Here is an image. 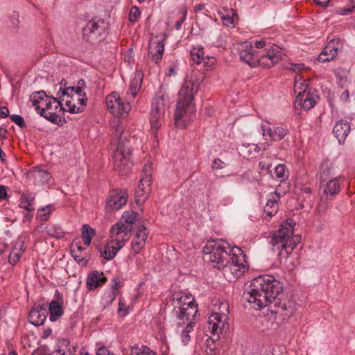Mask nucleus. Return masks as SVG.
<instances>
[{"label": "nucleus", "instance_id": "nucleus-1", "mask_svg": "<svg viewBox=\"0 0 355 355\" xmlns=\"http://www.w3.org/2000/svg\"><path fill=\"white\" fill-rule=\"evenodd\" d=\"M250 289L244 292L243 298L252 304L254 309H261L274 304L277 310L272 311L275 313L283 314L289 317L293 309L285 302L282 303L279 296L283 291L282 284L272 275H261L254 278L250 283Z\"/></svg>", "mask_w": 355, "mask_h": 355}, {"label": "nucleus", "instance_id": "nucleus-2", "mask_svg": "<svg viewBox=\"0 0 355 355\" xmlns=\"http://www.w3.org/2000/svg\"><path fill=\"white\" fill-rule=\"evenodd\" d=\"M202 252L214 268L221 270L228 267L231 273L237 278L248 270L245 256L242 250L236 246L231 247L223 240L207 241Z\"/></svg>", "mask_w": 355, "mask_h": 355}, {"label": "nucleus", "instance_id": "nucleus-3", "mask_svg": "<svg viewBox=\"0 0 355 355\" xmlns=\"http://www.w3.org/2000/svg\"><path fill=\"white\" fill-rule=\"evenodd\" d=\"M295 224L291 219L282 223L272 236L270 244L274 252H278L281 263L287 264L288 258L297 245L300 242L301 236L293 234V227Z\"/></svg>", "mask_w": 355, "mask_h": 355}, {"label": "nucleus", "instance_id": "nucleus-4", "mask_svg": "<svg viewBox=\"0 0 355 355\" xmlns=\"http://www.w3.org/2000/svg\"><path fill=\"white\" fill-rule=\"evenodd\" d=\"M30 101L36 112L49 121L58 124V112L64 110L60 101L48 96L44 91L34 92L30 96Z\"/></svg>", "mask_w": 355, "mask_h": 355}, {"label": "nucleus", "instance_id": "nucleus-5", "mask_svg": "<svg viewBox=\"0 0 355 355\" xmlns=\"http://www.w3.org/2000/svg\"><path fill=\"white\" fill-rule=\"evenodd\" d=\"M114 135L118 140L117 147L113 155L114 168L121 175H125L130 171L132 166L130 163L131 150L129 141H127L128 133L123 131V125L119 123L116 126Z\"/></svg>", "mask_w": 355, "mask_h": 355}, {"label": "nucleus", "instance_id": "nucleus-6", "mask_svg": "<svg viewBox=\"0 0 355 355\" xmlns=\"http://www.w3.org/2000/svg\"><path fill=\"white\" fill-rule=\"evenodd\" d=\"M194 84L191 81H184L179 91V101L177 103L175 112V123L177 127L183 128L185 125L182 121L183 116L189 109L193 99Z\"/></svg>", "mask_w": 355, "mask_h": 355}, {"label": "nucleus", "instance_id": "nucleus-7", "mask_svg": "<svg viewBox=\"0 0 355 355\" xmlns=\"http://www.w3.org/2000/svg\"><path fill=\"white\" fill-rule=\"evenodd\" d=\"M198 311V304L191 294L181 295L173 309L174 314L183 323L193 321Z\"/></svg>", "mask_w": 355, "mask_h": 355}, {"label": "nucleus", "instance_id": "nucleus-8", "mask_svg": "<svg viewBox=\"0 0 355 355\" xmlns=\"http://www.w3.org/2000/svg\"><path fill=\"white\" fill-rule=\"evenodd\" d=\"M106 30L107 24L104 19L94 18L83 28V38L92 44H97L105 38Z\"/></svg>", "mask_w": 355, "mask_h": 355}, {"label": "nucleus", "instance_id": "nucleus-9", "mask_svg": "<svg viewBox=\"0 0 355 355\" xmlns=\"http://www.w3.org/2000/svg\"><path fill=\"white\" fill-rule=\"evenodd\" d=\"M167 96L164 94H157L153 101L150 114V123L151 129L155 131L162 125L167 107Z\"/></svg>", "mask_w": 355, "mask_h": 355}, {"label": "nucleus", "instance_id": "nucleus-10", "mask_svg": "<svg viewBox=\"0 0 355 355\" xmlns=\"http://www.w3.org/2000/svg\"><path fill=\"white\" fill-rule=\"evenodd\" d=\"M136 213L124 212L121 219L112 226L110 234L115 237L119 236L128 239V234L132 230V225L136 221Z\"/></svg>", "mask_w": 355, "mask_h": 355}, {"label": "nucleus", "instance_id": "nucleus-11", "mask_svg": "<svg viewBox=\"0 0 355 355\" xmlns=\"http://www.w3.org/2000/svg\"><path fill=\"white\" fill-rule=\"evenodd\" d=\"M105 102L108 110L116 117H121L127 114L131 107L130 103H125L116 92L107 95Z\"/></svg>", "mask_w": 355, "mask_h": 355}, {"label": "nucleus", "instance_id": "nucleus-12", "mask_svg": "<svg viewBox=\"0 0 355 355\" xmlns=\"http://www.w3.org/2000/svg\"><path fill=\"white\" fill-rule=\"evenodd\" d=\"M226 320L227 315L220 313H214L209 318L208 329L212 336H216V339H218L220 334L227 328Z\"/></svg>", "mask_w": 355, "mask_h": 355}, {"label": "nucleus", "instance_id": "nucleus-13", "mask_svg": "<svg viewBox=\"0 0 355 355\" xmlns=\"http://www.w3.org/2000/svg\"><path fill=\"white\" fill-rule=\"evenodd\" d=\"M343 42L340 39L330 40L318 56V60L322 62L334 60L338 52L343 49Z\"/></svg>", "mask_w": 355, "mask_h": 355}, {"label": "nucleus", "instance_id": "nucleus-14", "mask_svg": "<svg viewBox=\"0 0 355 355\" xmlns=\"http://www.w3.org/2000/svg\"><path fill=\"white\" fill-rule=\"evenodd\" d=\"M110 236L112 240L105 246L103 250H99L101 256L108 261L114 259L117 252L123 247L126 241L125 238L115 237L112 234H110Z\"/></svg>", "mask_w": 355, "mask_h": 355}, {"label": "nucleus", "instance_id": "nucleus-15", "mask_svg": "<svg viewBox=\"0 0 355 355\" xmlns=\"http://www.w3.org/2000/svg\"><path fill=\"white\" fill-rule=\"evenodd\" d=\"M236 49L242 61L246 62L250 67L256 66L258 58L254 54V51L250 42H241L237 44Z\"/></svg>", "mask_w": 355, "mask_h": 355}, {"label": "nucleus", "instance_id": "nucleus-16", "mask_svg": "<svg viewBox=\"0 0 355 355\" xmlns=\"http://www.w3.org/2000/svg\"><path fill=\"white\" fill-rule=\"evenodd\" d=\"M284 53L278 46H272L266 54L258 58L259 65L270 68L282 59Z\"/></svg>", "mask_w": 355, "mask_h": 355}, {"label": "nucleus", "instance_id": "nucleus-17", "mask_svg": "<svg viewBox=\"0 0 355 355\" xmlns=\"http://www.w3.org/2000/svg\"><path fill=\"white\" fill-rule=\"evenodd\" d=\"M128 193L125 190L112 191L107 198L106 207L110 210H119L127 202Z\"/></svg>", "mask_w": 355, "mask_h": 355}, {"label": "nucleus", "instance_id": "nucleus-18", "mask_svg": "<svg viewBox=\"0 0 355 355\" xmlns=\"http://www.w3.org/2000/svg\"><path fill=\"white\" fill-rule=\"evenodd\" d=\"M87 97L85 92L82 95L76 94L71 96V99L65 100V105L67 107V111L71 114L83 112L86 107Z\"/></svg>", "mask_w": 355, "mask_h": 355}, {"label": "nucleus", "instance_id": "nucleus-19", "mask_svg": "<svg viewBox=\"0 0 355 355\" xmlns=\"http://www.w3.org/2000/svg\"><path fill=\"white\" fill-rule=\"evenodd\" d=\"M262 135L266 140L270 139L273 141L282 140L288 133L289 130L282 126H266L264 124L261 125Z\"/></svg>", "mask_w": 355, "mask_h": 355}, {"label": "nucleus", "instance_id": "nucleus-20", "mask_svg": "<svg viewBox=\"0 0 355 355\" xmlns=\"http://www.w3.org/2000/svg\"><path fill=\"white\" fill-rule=\"evenodd\" d=\"M26 178L35 185L39 186L48 183L51 176L46 170L40 166H35L26 173Z\"/></svg>", "mask_w": 355, "mask_h": 355}, {"label": "nucleus", "instance_id": "nucleus-21", "mask_svg": "<svg viewBox=\"0 0 355 355\" xmlns=\"http://www.w3.org/2000/svg\"><path fill=\"white\" fill-rule=\"evenodd\" d=\"M46 306L41 304H35L28 315L29 322L35 325L40 326L44 324L46 319Z\"/></svg>", "mask_w": 355, "mask_h": 355}, {"label": "nucleus", "instance_id": "nucleus-22", "mask_svg": "<svg viewBox=\"0 0 355 355\" xmlns=\"http://www.w3.org/2000/svg\"><path fill=\"white\" fill-rule=\"evenodd\" d=\"M107 277L103 272L92 270L88 273L86 282L87 290L94 291L107 282Z\"/></svg>", "mask_w": 355, "mask_h": 355}, {"label": "nucleus", "instance_id": "nucleus-23", "mask_svg": "<svg viewBox=\"0 0 355 355\" xmlns=\"http://www.w3.org/2000/svg\"><path fill=\"white\" fill-rule=\"evenodd\" d=\"M148 237L146 227L144 225H139L138 230L132 241V249L135 254H138L146 245Z\"/></svg>", "mask_w": 355, "mask_h": 355}, {"label": "nucleus", "instance_id": "nucleus-24", "mask_svg": "<svg viewBox=\"0 0 355 355\" xmlns=\"http://www.w3.org/2000/svg\"><path fill=\"white\" fill-rule=\"evenodd\" d=\"M164 44L162 40H151L148 44V55L151 57L156 63L162 58Z\"/></svg>", "mask_w": 355, "mask_h": 355}, {"label": "nucleus", "instance_id": "nucleus-25", "mask_svg": "<svg viewBox=\"0 0 355 355\" xmlns=\"http://www.w3.org/2000/svg\"><path fill=\"white\" fill-rule=\"evenodd\" d=\"M302 92H300L297 94L295 103L300 105L306 111L310 110L316 103L315 96L310 92L302 95Z\"/></svg>", "mask_w": 355, "mask_h": 355}, {"label": "nucleus", "instance_id": "nucleus-26", "mask_svg": "<svg viewBox=\"0 0 355 355\" xmlns=\"http://www.w3.org/2000/svg\"><path fill=\"white\" fill-rule=\"evenodd\" d=\"M350 130L349 123L343 120L337 122L333 128V133L338 139L339 144L343 143Z\"/></svg>", "mask_w": 355, "mask_h": 355}, {"label": "nucleus", "instance_id": "nucleus-27", "mask_svg": "<svg viewBox=\"0 0 355 355\" xmlns=\"http://www.w3.org/2000/svg\"><path fill=\"white\" fill-rule=\"evenodd\" d=\"M279 198V194L277 192L270 195L263 209L267 216L271 217L277 212L279 209L278 200Z\"/></svg>", "mask_w": 355, "mask_h": 355}, {"label": "nucleus", "instance_id": "nucleus-28", "mask_svg": "<svg viewBox=\"0 0 355 355\" xmlns=\"http://www.w3.org/2000/svg\"><path fill=\"white\" fill-rule=\"evenodd\" d=\"M150 191L151 182L148 184L140 180L138 188L135 191L136 202L139 204L144 202Z\"/></svg>", "mask_w": 355, "mask_h": 355}, {"label": "nucleus", "instance_id": "nucleus-29", "mask_svg": "<svg viewBox=\"0 0 355 355\" xmlns=\"http://www.w3.org/2000/svg\"><path fill=\"white\" fill-rule=\"evenodd\" d=\"M340 191V185L339 183V179L336 178L330 180L325 186L323 191V196L327 197H332L338 194Z\"/></svg>", "mask_w": 355, "mask_h": 355}, {"label": "nucleus", "instance_id": "nucleus-30", "mask_svg": "<svg viewBox=\"0 0 355 355\" xmlns=\"http://www.w3.org/2000/svg\"><path fill=\"white\" fill-rule=\"evenodd\" d=\"M49 319L52 322L57 320L58 318L61 317L64 313L62 306L56 300H53L49 304Z\"/></svg>", "mask_w": 355, "mask_h": 355}, {"label": "nucleus", "instance_id": "nucleus-31", "mask_svg": "<svg viewBox=\"0 0 355 355\" xmlns=\"http://www.w3.org/2000/svg\"><path fill=\"white\" fill-rule=\"evenodd\" d=\"M143 73L141 71H137L135 73L134 78L131 80L130 84V92L133 97H135L137 92L140 89L142 82Z\"/></svg>", "mask_w": 355, "mask_h": 355}, {"label": "nucleus", "instance_id": "nucleus-32", "mask_svg": "<svg viewBox=\"0 0 355 355\" xmlns=\"http://www.w3.org/2000/svg\"><path fill=\"white\" fill-rule=\"evenodd\" d=\"M70 342L67 339L58 341V348L52 352V355H69L72 353L69 348Z\"/></svg>", "mask_w": 355, "mask_h": 355}, {"label": "nucleus", "instance_id": "nucleus-33", "mask_svg": "<svg viewBox=\"0 0 355 355\" xmlns=\"http://www.w3.org/2000/svg\"><path fill=\"white\" fill-rule=\"evenodd\" d=\"M123 355H156V353L147 347L140 349L137 346H134L124 350Z\"/></svg>", "mask_w": 355, "mask_h": 355}, {"label": "nucleus", "instance_id": "nucleus-34", "mask_svg": "<svg viewBox=\"0 0 355 355\" xmlns=\"http://www.w3.org/2000/svg\"><path fill=\"white\" fill-rule=\"evenodd\" d=\"M95 230L89 225L85 224L82 227V237L84 244L89 245L93 236L95 235Z\"/></svg>", "mask_w": 355, "mask_h": 355}, {"label": "nucleus", "instance_id": "nucleus-35", "mask_svg": "<svg viewBox=\"0 0 355 355\" xmlns=\"http://www.w3.org/2000/svg\"><path fill=\"white\" fill-rule=\"evenodd\" d=\"M46 233L51 237L62 239L64 236V232L58 225H51L46 227Z\"/></svg>", "mask_w": 355, "mask_h": 355}, {"label": "nucleus", "instance_id": "nucleus-36", "mask_svg": "<svg viewBox=\"0 0 355 355\" xmlns=\"http://www.w3.org/2000/svg\"><path fill=\"white\" fill-rule=\"evenodd\" d=\"M194 324V321H189L181 332V340L184 345H187L191 340L190 333L193 331Z\"/></svg>", "mask_w": 355, "mask_h": 355}, {"label": "nucleus", "instance_id": "nucleus-37", "mask_svg": "<svg viewBox=\"0 0 355 355\" xmlns=\"http://www.w3.org/2000/svg\"><path fill=\"white\" fill-rule=\"evenodd\" d=\"M112 291L108 293L107 295H106L107 300L105 302V306H108L113 302V301L115 300L117 293H118L119 284L117 282V278H116V277L113 278L112 280Z\"/></svg>", "mask_w": 355, "mask_h": 355}, {"label": "nucleus", "instance_id": "nucleus-38", "mask_svg": "<svg viewBox=\"0 0 355 355\" xmlns=\"http://www.w3.org/2000/svg\"><path fill=\"white\" fill-rule=\"evenodd\" d=\"M191 56L192 58L193 62H195L197 64H200L201 62H202V60H204L205 58L204 56L203 48L202 46L198 49L193 48L191 51Z\"/></svg>", "mask_w": 355, "mask_h": 355}, {"label": "nucleus", "instance_id": "nucleus-39", "mask_svg": "<svg viewBox=\"0 0 355 355\" xmlns=\"http://www.w3.org/2000/svg\"><path fill=\"white\" fill-rule=\"evenodd\" d=\"M153 171V164L151 162H146L143 168V176L141 178V180L146 183H152L151 174Z\"/></svg>", "mask_w": 355, "mask_h": 355}, {"label": "nucleus", "instance_id": "nucleus-40", "mask_svg": "<svg viewBox=\"0 0 355 355\" xmlns=\"http://www.w3.org/2000/svg\"><path fill=\"white\" fill-rule=\"evenodd\" d=\"M329 200H331V198L324 196L323 195L321 196L320 201L317 207V211L320 215L324 214L329 209Z\"/></svg>", "mask_w": 355, "mask_h": 355}, {"label": "nucleus", "instance_id": "nucleus-41", "mask_svg": "<svg viewBox=\"0 0 355 355\" xmlns=\"http://www.w3.org/2000/svg\"><path fill=\"white\" fill-rule=\"evenodd\" d=\"M71 253L75 261L78 264L83 266H87L88 261L81 255V253H78V252H76V249L71 250Z\"/></svg>", "mask_w": 355, "mask_h": 355}, {"label": "nucleus", "instance_id": "nucleus-42", "mask_svg": "<svg viewBox=\"0 0 355 355\" xmlns=\"http://www.w3.org/2000/svg\"><path fill=\"white\" fill-rule=\"evenodd\" d=\"M275 174L277 178L285 180L288 175H286V166L284 164H279L275 168Z\"/></svg>", "mask_w": 355, "mask_h": 355}, {"label": "nucleus", "instance_id": "nucleus-43", "mask_svg": "<svg viewBox=\"0 0 355 355\" xmlns=\"http://www.w3.org/2000/svg\"><path fill=\"white\" fill-rule=\"evenodd\" d=\"M218 339H216V336L211 335L207 340H206V353L211 354L215 352L216 347L214 345V342L218 340Z\"/></svg>", "mask_w": 355, "mask_h": 355}, {"label": "nucleus", "instance_id": "nucleus-44", "mask_svg": "<svg viewBox=\"0 0 355 355\" xmlns=\"http://www.w3.org/2000/svg\"><path fill=\"white\" fill-rule=\"evenodd\" d=\"M21 204H24L22 206L26 210L28 211H33V199L29 196H22Z\"/></svg>", "mask_w": 355, "mask_h": 355}, {"label": "nucleus", "instance_id": "nucleus-45", "mask_svg": "<svg viewBox=\"0 0 355 355\" xmlns=\"http://www.w3.org/2000/svg\"><path fill=\"white\" fill-rule=\"evenodd\" d=\"M21 257V254L17 250L12 248L9 254L8 261L10 264L15 265L19 261Z\"/></svg>", "mask_w": 355, "mask_h": 355}, {"label": "nucleus", "instance_id": "nucleus-46", "mask_svg": "<svg viewBox=\"0 0 355 355\" xmlns=\"http://www.w3.org/2000/svg\"><path fill=\"white\" fill-rule=\"evenodd\" d=\"M232 15L230 14L227 15H223L221 17L222 21L223 24L226 26H234V10H232Z\"/></svg>", "mask_w": 355, "mask_h": 355}, {"label": "nucleus", "instance_id": "nucleus-47", "mask_svg": "<svg viewBox=\"0 0 355 355\" xmlns=\"http://www.w3.org/2000/svg\"><path fill=\"white\" fill-rule=\"evenodd\" d=\"M140 15H141V12L138 7H137L135 6L132 7L130 12V15H129L130 21L132 22L137 21L138 19V17L140 16Z\"/></svg>", "mask_w": 355, "mask_h": 355}, {"label": "nucleus", "instance_id": "nucleus-48", "mask_svg": "<svg viewBox=\"0 0 355 355\" xmlns=\"http://www.w3.org/2000/svg\"><path fill=\"white\" fill-rule=\"evenodd\" d=\"M51 214V209L50 206L42 207L38 210V214L42 220H46Z\"/></svg>", "mask_w": 355, "mask_h": 355}, {"label": "nucleus", "instance_id": "nucleus-49", "mask_svg": "<svg viewBox=\"0 0 355 355\" xmlns=\"http://www.w3.org/2000/svg\"><path fill=\"white\" fill-rule=\"evenodd\" d=\"M307 84L306 83H298L297 81L295 82V85H294V91H295V93H296L297 94L300 92H303L302 93V95H304V94H306V89H307Z\"/></svg>", "mask_w": 355, "mask_h": 355}, {"label": "nucleus", "instance_id": "nucleus-50", "mask_svg": "<svg viewBox=\"0 0 355 355\" xmlns=\"http://www.w3.org/2000/svg\"><path fill=\"white\" fill-rule=\"evenodd\" d=\"M10 119L15 123L19 127L23 128L26 127V123L22 116L17 114L10 116Z\"/></svg>", "mask_w": 355, "mask_h": 355}, {"label": "nucleus", "instance_id": "nucleus-51", "mask_svg": "<svg viewBox=\"0 0 355 355\" xmlns=\"http://www.w3.org/2000/svg\"><path fill=\"white\" fill-rule=\"evenodd\" d=\"M286 68L293 71H302L303 70H305L306 67L303 63H289L288 66L286 67Z\"/></svg>", "mask_w": 355, "mask_h": 355}, {"label": "nucleus", "instance_id": "nucleus-52", "mask_svg": "<svg viewBox=\"0 0 355 355\" xmlns=\"http://www.w3.org/2000/svg\"><path fill=\"white\" fill-rule=\"evenodd\" d=\"M60 91L62 92V95L63 96H67V98H69L71 99V96L72 95H76V86L69 87L62 89L61 87L60 88Z\"/></svg>", "mask_w": 355, "mask_h": 355}, {"label": "nucleus", "instance_id": "nucleus-53", "mask_svg": "<svg viewBox=\"0 0 355 355\" xmlns=\"http://www.w3.org/2000/svg\"><path fill=\"white\" fill-rule=\"evenodd\" d=\"M225 162L219 158L214 159L211 163V168L213 170L222 169L225 167Z\"/></svg>", "mask_w": 355, "mask_h": 355}, {"label": "nucleus", "instance_id": "nucleus-54", "mask_svg": "<svg viewBox=\"0 0 355 355\" xmlns=\"http://www.w3.org/2000/svg\"><path fill=\"white\" fill-rule=\"evenodd\" d=\"M246 148L248 149V155H252L253 153H258L260 150L258 145L254 144H248Z\"/></svg>", "mask_w": 355, "mask_h": 355}, {"label": "nucleus", "instance_id": "nucleus-55", "mask_svg": "<svg viewBox=\"0 0 355 355\" xmlns=\"http://www.w3.org/2000/svg\"><path fill=\"white\" fill-rule=\"evenodd\" d=\"M354 7H349L347 8H339L336 10V13L339 15H347L353 11Z\"/></svg>", "mask_w": 355, "mask_h": 355}, {"label": "nucleus", "instance_id": "nucleus-56", "mask_svg": "<svg viewBox=\"0 0 355 355\" xmlns=\"http://www.w3.org/2000/svg\"><path fill=\"white\" fill-rule=\"evenodd\" d=\"M85 86V83L84 80L81 79L78 81L77 86H76V94H83L84 92H83V89Z\"/></svg>", "mask_w": 355, "mask_h": 355}, {"label": "nucleus", "instance_id": "nucleus-57", "mask_svg": "<svg viewBox=\"0 0 355 355\" xmlns=\"http://www.w3.org/2000/svg\"><path fill=\"white\" fill-rule=\"evenodd\" d=\"M12 248L17 250L21 255H22L26 250V247L24 246V243L23 241L16 243Z\"/></svg>", "mask_w": 355, "mask_h": 355}, {"label": "nucleus", "instance_id": "nucleus-58", "mask_svg": "<svg viewBox=\"0 0 355 355\" xmlns=\"http://www.w3.org/2000/svg\"><path fill=\"white\" fill-rule=\"evenodd\" d=\"M270 167L271 164L266 163L264 161L260 162L259 163V168L261 171H266L268 173H271Z\"/></svg>", "mask_w": 355, "mask_h": 355}, {"label": "nucleus", "instance_id": "nucleus-59", "mask_svg": "<svg viewBox=\"0 0 355 355\" xmlns=\"http://www.w3.org/2000/svg\"><path fill=\"white\" fill-rule=\"evenodd\" d=\"M118 312L121 315H125L128 314L126 306L121 300H120L119 303Z\"/></svg>", "mask_w": 355, "mask_h": 355}, {"label": "nucleus", "instance_id": "nucleus-60", "mask_svg": "<svg viewBox=\"0 0 355 355\" xmlns=\"http://www.w3.org/2000/svg\"><path fill=\"white\" fill-rule=\"evenodd\" d=\"M202 62L205 63V65L208 67H211L212 66L214 65L215 62H216V60L213 57H207V58H205L204 60H202Z\"/></svg>", "mask_w": 355, "mask_h": 355}, {"label": "nucleus", "instance_id": "nucleus-61", "mask_svg": "<svg viewBox=\"0 0 355 355\" xmlns=\"http://www.w3.org/2000/svg\"><path fill=\"white\" fill-rule=\"evenodd\" d=\"M96 355H114L112 352H110L106 347H99L97 350Z\"/></svg>", "mask_w": 355, "mask_h": 355}, {"label": "nucleus", "instance_id": "nucleus-62", "mask_svg": "<svg viewBox=\"0 0 355 355\" xmlns=\"http://www.w3.org/2000/svg\"><path fill=\"white\" fill-rule=\"evenodd\" d=\"M73 249H76V252H78V253H81L82 251L85 249L81 245H80V243L78 242H76V243H73L71 245V250H73Z\"/></svg>", "mask_w": 355, "mask_h": 355}, {"label": "nucleus", "instance_id": "nucleus-63", "mask_svg": "<svg viewBox=\"0 0 355 355\" xmlns=\"http://www.w3.org/2000/svg\"><path fill=\"white\" fill-rule=\"evenodd\" d=\"M9 114V110L7 107L3 106L0 107V117L6 118Z\"/></svg>", "mask_w": 355, "mask_h": 355}, {"label": "nucleus", "instance_id": "nucleus-64", "mask_svg": "<svg viewBox=\"0 0 355 355\" xmlns=\"http://www.w3.org/2000/svg\"><path fill=\"white\" fill-rule=\"evenodd\" d=\"M7 196L8 195L6 187L0 185V200L6 199Z\"/></svg>", "mask_w": 355, "mask_h": 355}]
</instances>
